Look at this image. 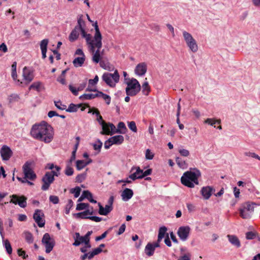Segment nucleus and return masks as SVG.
<instances>
[{"label": "nucleus", "instance_id": "f257e3e1", "mask_svg": "<svg viewBox=\"0 0 260 260\" xmlns=\"http://www.w3.org/2000/svg\"><path fill=\"white\" fill-rule=\"evenodd\" d=\"M30 134L33 138L49 143L53 140L54 131L50 125L45 121H42L33 125Z\"/></svg>", "mask_w": 260, "mask_h": 260}, {"label": "nucleus", "instance_id": "f03ea898", "mask_svg": "<svg viewBox=\"0 0 260 260\" xmlns=\"http://www.w3.org/2000/svg\"><path fill=\"white\" fill-rule=\"evenodd\" d=\"M93 26L95 29L93 38L86 41L89 51L92 54V61L98 63L101 61L102 55L100 49L102 47V36L100 31L98 23L96 22Z\"/></svg>", "mask_w": 260, "mask_h": 260}, {"label": "nucleus", "instance_id": "7ed1b4c3", "mask_svg": "<svg viewBox=\"0 0 260 260\" xmlns=\"http://www.w3.org/2000/svg\"><path fill=\"white\" fill-rule=\"evenodd\" d=\"M201 173L197 168H190L189 171L183 173L181 178V183L188 187L193 188L194 185L199 184L198 179L201 177Z\"/></svg>", "mask_w": 260, "mask_h": 260}, {"label": "nucleus", "instance_id": "20e7f679", "mask_svg": "<svg viewBox=\"0 0 260 260\" xmlns=\"http://www.w3.org/2000/svg\"><path fill=\"white\" fill-rule=\"evenodd\" d=\"M126 84L127 85L125 88L126 95L134 96L140 92L141 86L136 79H128Z\"/></svg>", "mask_w": 260, "mask_h": 260}, {"label": "nucleus", "instance_id": "39448f33", "mask_svg": "<svg viewBox=\"0 0 260 260\" xmlns=\"http://www.w3.org/2000/svg\"><path fill=\"white\" fill-rule=\"evenodd\" d=\"M102 78L107 85L111 87H115L116 84L119 81L120 76L118 71L116 70L113 74L109 73H104Z\"/></svg>", "mask_w": 260, "mask_h": 260}, {"label": "nucleus", "instance_id": "423d86ee", "mask_svg": "<svg viewBox=\"0 0 260 260\" xmlns=\"http://www.w3.org/2000/svg\"><path fill=\"white\" fill-rule=\"evenodd\" d=\"M255 205L254 203L249 202L242 204L239 209L240 216L243 219L250 218L254 211Z\"/></svg>", "mask_w": 260, "mask_h": 260}, {"label": "nucleus", "instance_id": "0eeeda50", "mask_svg": "<svg viewBox=\"0 0 260 260\" xmlns=\"http://www.w3.org/2000/svg\"><path fill=\"white\" fill-rule=\"evenodd\" d=\"M182 35L186 46L189 50L193 53L197 52L198 50V46L192 36L185 30L182 31Z\"/></svg>", "mask_w": 260, "mask_h": 260}, {"label": "nucleus", "instance_id": "6e6552de", "mask_svg": "<svg viewBox=\"0 0 260 260\" xmlns=\"http://www.w3.org/2000/svg\"><path fill=\"white\" fill-rule=\"evenodd\" d=\"M24 178L22 179H28L30 181H34L37 175L31 168V164L30 162H26L22 167Z\"/></svg>", "mask_w": 260, "mask_h": 260}, {"label": "nucleus", "instance_id": "1a4fd4ad", "mask_svg": "<svg viewBox=\"0 0 260 260\" xmlns=\"http://www.w3.org/2000/svg\"><path fill=\"white\" fill-rule=\"evenodd\" d=\"M42 243L45 245L47 253H50L53 249L55 245V241L53 239L50 237L48 233H45L42 239Z\"/></svg>", "mask_w": 260, "mask_h": 260}, {"label": "nucleus", "instance_id": "9d476101", "mask_svg": "<svg viewBox=\"0 0 260 260\" xmlns=\"http://www.w3.org/2000/svg\"><path fill=\"white\" fill-rule=\"evenodd\" d=\"M102 127V131L101 132L102 135H112L116 133V132H120L119 130H117L115 126L111 123H104Z\"/></svg>", "mask_w": 260, "mask_h": 260}, {"label": "nucleus", "instance_id": "9b49d317", "mask_svg": "<svg viewBox=\"0 0 260 260\" xmlns=\"http://www.w3.org/2000/svg\"><path fill=\"white\" fill-rule=\"evenodd\" d=\"M85 23L82 18V16H80L78 18L77 25L75 27L81 29V34L82 37L85 39L86 41L89 40L92 38L90 34H87L85 30Z\"/></svg>", "mask_w": 260, "mask_h": 260}, {"label": "nucleus", "instance_id": "f8f14e48", "mask_svg": "<svg viewBox=\"0 0 260 260\" xmlns=\"http://www.w3.org/2000/svg\"><path fill=\"white\" fill-rule=\"evenodd\" d=\"M44 218V214L42 210L40 209L35 210L33 215V218L38 225L40 228H42L45 225V220Z\"/></svg>", "mask_w": 260, "mask_h": 260}, {"label": "nucleus", "instance_id": "ddd939ff", "mask_svg": "<svg viewBox=\"0 0 260 260\" xmlns=\"http://www.w3.org/2000/svg\"><path fill=\"white\" fill-rule=\"evenodd\" d=\"M43 183L41 189L43 190H47L49 189L50 185L54 180V178L49 173L46 172L42 178Z\"/></svg>", "mask_w": 260, "mask_h": 260}, {"label": "nucleus", "instance_id": "4468645a", "mask_svg": "<svg viewBox=\"0 0 260 260\" xmlns=\"http://www.w3.org/2000/svg\"><path fill=\"white\" fill-rule=\"evenodd\" d=\"M12 199L10 201V203H13L15 205L18 204V205L21 208H25L26 206V200L27 198L22 196L18 197L16 194H13L11 196Z\"/></svg>", "mask_w": 260, "mask_h": 260}, {"label": "nucleus", "instance_id": "2eb2a0df", "mask_svg": "<svg viewBox=\"0 0 260 260\" xmlns=\"http://www.w3.org/2000/svg\"><path fill=\"white\" fill-rule=\"evenodd\" d=\"M190 231V228L189 226H182L178 229L177 234L182 241H185L188 239Z\"/></svg>", "mask_w": 260, "mask_h": 260}, {"label": "nucleus", "instance_id": "dca6fc26", "mask_svg": "<svg viewBox=\"0 0 260 260\" xmlns=\"http://www.w3.org/2000/svg\"><path fill=\"white\" fill-rule=\"evenodd\" d=\"M0 154L3 160L7 161L13 155L11 148L7 145H3L0 149Z\"/></svg>", "mask_w": 260, "mask_h": 260}, {"label": "nucleus", "instance_id": "f3484780", "mask_svg": "<svg viewBox=\"0 0 260 260\" xmlns=\"http://www.w3.org/2000/svg\"><path fill=\"white\" fill-rule=\"evenodd\" d=\"M131 172H133L129 175V178L134 181L137 179L143 178L142 170L139 167H133L131 170Z\"/></svg>", "mask_w": 260, "mask_h": 260}, {"label": "nucleus", "instance_id": "a211bd4d", "mask_svg": "<svg viewBox=\"0 0 260 260\" xmlns=\"http://www.w3.org/2000/svg\"><path fill=\"white\" fill-rule=\"evenodd\" d=\"M147 70V66L146 63L143 62L138 63L135 69V73L139 76L144 75Z\"/></svg>", "mask_w": 260, "mask_h": 260}, {"label": "nucleus", "instance_id": "6ab92c4d", "mask_svg": "<svg viewBox=\"0 0 260 260\" xmlns=\"http://www.w3.org/2000/svg\"><path fill=\"white\" fill-rule=\"evenodd\" d=\"M214 191L215 189L210 186L203 187L201 190V193L205 200L209 199L211 196L212 192Z\"/></svg>", "mask_w": 260, "mask_h": 260}, {"label": "nucleus", "instance_id": "aec40b11", "mask_svg": "<svg viewBox=\"0 0 260 260\" xmlns=\"http://www.w3.org/2000/svg\"><path fill=\"white\" fill-rule=\"evenodd\" d=\"M22 76L24 80L27 81V83H29L34 79V75L32 71L26 67H25L23 69Z\"/></svg>", "mask_w": 260, "mask_h": 260}, {"label": "nucleus", "instance_id": "412c9836", "mask_svg": "<svg viewBox=\"0 0 260 260\" xmlns=\"http://www.w3.org/2000/svg\"><path fill=\"white\" fill-rule=\"evenodd\" d=\"M93 214V209L91 210L87 209L85 211L74 214V216L77 218L81 219H89L88 215H91Z\"/></svg>", "mask_w": 260, "mask_h": 260}, {"label": "nucleus", "instance_id": "4be33fe9", "mask_svg": "<svg viewBox=\"0 0 260 260\" xmlns=\"http://www.w3.org/2000/svg\"><path fill=\"white\" fill-rule=\"evenodd\" d=\"M75 241L73 245L75 246H78L81 244H86V240H85L84 236H81L79 233H76L74 237Z\"/></svg>", "mask_w": 260, "mask_h": 260}, {"label": "nucleus", "instance_id": "5701e85b", "mask_svg": "<svg viewBox=\"0 0 260 260\" xmlns=\"http://www.w3.org/2000/svg\"><path fill=\"white\" fill-rule=\"evenodd\" d=\"M133 194V191L131 189L126 188L123 190L121 196L123 201H127L132 198Z\"/></svg>", "mask_w": 260, "mask_h": 260}, {"label": "nucleus", "instance_id": "b1692460", "mask_svg": "<svg viewBox=\"0 0 260 260\" xmlns=\"http://www.w3.org/2000/svg\"><path fill=\"white\" fill-rule=\"evenodd\" d=\"M98 206L99 207V213L102 215H107L113 210V207H109L106 205L105 207H103L100 203L98 204Z\"/></svg>", "mask_w": 260, "mask_h": 260}, {"label": "nucleus", "instance_id": "393cba45", "mask_svg": "<svg viewBox=\"0 0 260 260\" xmlns=\"http://www.w3.org/2000/svg\"><path fill=\"white\" fill-rule=\"evenodd\" d=\"M227 238L229 242L234 246L237 248H239L241 246V243L238 238L235 235H228Z\"/></svg>", "mask_w": 260, "mask_h": 260}, {"label": "nucleus", "instance_id": "a878e982", "mask_svg": "<svg viewBox=\"0 0 260 260\" xmlns=\"http://www.w3.org/2000/svg\"><path fill=\"white\" fill-rule=\"evenodd\" d=\"M81 32V29L75 27L74 29L72 31L69 35V39L71 42H74L76 40Z\"/></svg>", "mask_w": 260, "mask_h": 260}, {"label": "nucleus", "instance_id": "bb28decb", "mask_svg": "<svg viewBox=\"0 0 260 260\" xmlns=\"http://www.w3.org/2000/svg\"><path fill=\"white\" fill-rule=\"evenodd\" d=\"M113 145H120L124 141V137L121 135H117L110 138Z\"/></svg>", "mask_w": 260, "mask_h": 260}, {"label": "nucleus", "instance_id": "cd10ccee", "mask_svg": "<svg viewBox=\"0 0 260 260\" xmlns=\"http://www.w3.org/2000/svg\"><path fill=\"white\" fill-rule=\"evenodd\" d=\"M91 160L85 161L84 160H78L76 161V168L78 170H81L91 162Z\"/></svg>", "mask_w": 260, "mask_h": 260}, {"label": "nucleus", "instance_id": "c85d7f7f", "mask_svg": "<svg viewBox=\"0 0 260 260\" xmlns=\"http://www.w3.org/2000/svg\"><path fill=\"white\" fill-rule=\"evenodd\" d=\"M154 250L155 249L151 243H148L144 250L145 254L148 256H152L154 254Z\"/></svg>", "mask_w": 260, "mask_h": 260}, {"label": "nucleus", "instance_id": "c756f323", "mask_svg": "<svg viewBox=\"0 0 260 260\" xmlns=\"http://www.w3.org/2000/svg\"><path fill=\"white\" fill-rule=\"evenodd\" d=\"M85 60V57H78L74 59L73 63L75 67H80L83 65Z\"/></svg>", "mask_w": 260, "mask_h": 260}, {"label": "nucleus", "instance_id": "7c9ffc66", "mask_svg": "<svg viewBox=\"0 0 260 260\" xmlns=\"http://www.w3.org/2000/svg\"><path fill=\"white\" fill-rule=\"evenodd\" d=\"M142 88L143 94L145 95H148L150 91V87L148 82L147 81V78H145V81L142 84Z\"/></svg>", "mask_w": 260, "mask_h": 260}, {"label": "nucleus", "instance_id": "2f4dec72", "mask_svg": "<svg viewBox=\"0 0 260 260\" xmlns=\"http://www.w3.org/2000/svg\"><path fill=\"white\" fill-rule=\"evenodd\" d=\"M176 162L179 168L182 169H186L188 167L186 162L179 157H176Z\"/></svg>", "mask_w": 260, "mask_h": 260}, {"label": "nucleus", "instance_id": "473e14b6", "mask_svg": "<svg viewBox=\"0 0 260 260\" xmlns=\"http://www.w3.org/2000/svg\"><path fill=\"white\" fill-rule=\"evenodd\" d=\"M99 96V91H97L96 93H86L81 95L80 98L84 100H91L96 97Z\"/></svg>", "mask_w": 260, "mask_h": 260}, {"label": "nucleus", "instance_id": "72a5a7b5", "mask_svg": "<svg viewBox=\"0 0 260 260\" xmlns=\"http://www.w3.org/2000/svg\"><path fill=\"white\" fill-rule=\"evenodd\" d=\"M83 196H85V199H87L90 202L92 203H96V201L92 199V194L88 190H84Z\"/></svg>", "mask_w": 260, "mask_h": 260}, {"label": "nucleus", "instance_id": "f704fd0d", "mask_svg": "<svg viewBox=\"0 0 260 260\" xmlns=\"http://www.w3.org/2000/svg\"><path fill=\"white\" fill-rule=\"evenodd\" d=\"M81 107V104L75 105L73 104H71L66 111L68 112H76Z\"/></svg>", "mask_w": 260, "mask_h": 260}, {"label": "nucleus", "instance_id": "c9c22d12", "mask_svg": "<svg viewBox=\"0 0 260 260\" xmlns=\"http://www.w3.org/2000/svg\"><path fill=\"white\" fill-rule=\"evenodd\" d=\"M167 231V228L165 226L160 228L158 235V241L160 242L162 239L165 237Z\"/></svg>", "mask_w": 260, "mask_h": 260}, {"label": "nucleus", "instance_id": "e433bc0d", "mask_svg": "<svg viewBox=\"0 0 260 260\" xmlns=\"http://www.w3.org/2000/svg\"><path fill=\"white\" fill-rule=\"evenodd\" d=\"M118 128L117 130H119L120 132H116V133L124 134L126 131V127L124 122H120L118 123Z\"/></svg>", "mask_w": 260, "mask_h": 260}, {"label": "nucleus", "instance_id": "4c0bfd02", "mask_svg": "<svg viewBox=\"0 0 260 260\" xmlns=\"http://www.w3.org/2000/svg\"><path fill=\"white\" fill-rule=\"evenodd\" d=\"M89 207V205L87 203H79L77 205L76 210L80 211L87 209Z\"/></svg>", "mask_w": 260, "mask_h": 260}, {"label": "nucleus", "instance_id": "58836bf2", "mask_svg": "<svg viewBox=\"0 0 260 260\" xmlns=\"http://www.w3.org/2000/svg\"><path fill=\"white\" fill-rule=\"evenodd\" d=\"M244 155L246 156L251 157L260 160V156H259L257 154L255 153L254 152L250 151H245L244 153Z\"/></svg>", "mask_w": 260, "mask_h": 260}, {"label": "nucleus", "instance_id": "ea45409f", "mask_svg": "<svg viewBox=\"0 0 260 260\" xmlns=\"http://www.w3.org/2000/svg\"><path fill=\"white\" fill-rule=\"evenodd\" d=\"M220 120H215L214 119H211V118H207L205 121V122L206 123H207L208 124H210L212 126H214L215 127L214 124L216 123L220 124Z\"/></svg>", "mask_w": 260, "mask_h": 260}, {"label": "nucleus", "instance_id": "a19ab883", "mask_svg": "<svg viewBox=\"0 0 260 260\" xmlns=\"http://www.w3.org/2000/svg\"><path fill=\"white\" fill-rule=\"evenodd\" d=\"M80 192H81V188L78 186H77L74 188H72L70 190V192L71 193H73L74 194V197L75 198H78L79 196V195L80 194Z\"/></svg>", "mask_w": 260, "mask_h": 260}, {"label": "nucleus", "instance_id": "79ce46f5", "mask_svg": "<svg viewBox=\"0 0 260 260\" xmlns=\"http://www.w3.org/2000/svg\"><path fill=\"white\" fill-rule=\"evenodd\" d=\"M127 125L128 128L133 132L136 133L137 132V128L135 121L127 122Z\"/></svg>", "mask_w": 260, "mask_h": 260}, {"label": "nucleus", "instance_id": "37998d69", "mask_svg": "<svg viewBox=\"0 0 260 260\" xmlns=\"http://www.w3.org/2000/svg\"><path fill=\"white\" fill-rule=\"evenodd\" d=\"M48 39H44L40 43V48L41 51H47V46L48 44Z\"/></svg>", "mask_w": 260, "mask_h": 260}, {"label": "nucleus", "instance_id": "c03bdc74", "mask_svg": "<svg viewBox=\"0 0 260 260\" xmlns=\"http://www.w3.org/2000/svg\"><path fill=\"white\" fill-rule=\"evenodd\" d=\"M102 96L103 99L105 101L107 105H109L111 102V98L109 95L104 93L101 91H99V96Z\"/></svg>", "mask_w": 260, "mask_h": 260}, {"label": "nucleus", "instance_id": "a18cd8bd", "mask_svg": "<svg viewBox=\"0 0 260 260\" xmlns=\"http://www.w3.org/2000/svg\"><path fill=\"white\" fill-rule=\"evenodd\" d=\"M55 170H52L50 172H47L50 173L54 178V176H58L59 175V172L61 168L59 166H56L55 167Z\"/></svg>", "mask_w": 260, "mask_h": 260}, {"label": "nucleus", "instance_id": "49530a36", "mask_svg": "<svg viewBox=\"0 0 260 260\" xmlns=\"http://www.w3.org/2000/svg\"><path fill=\"white\" fill-rule=\"evenodd\" d=\"M86 177V173L79 174L76 177V179H75L76 182H79V183L82 182L85 179Z\"/></svg>", "mask_w": 260, "mask_h": 260}, {"label": "nucleus", "instance_id": "de8ad7c7", "mask_svg": "<svg viewBox=\"0 0 260 260\" xmlns=\"http://www.w3.org/2000/svg\"><path fill=\"white\" fill-rule=\"evenodd\" d=\"M64 173L67 176H72L74 173L73 169L69 165H67L64 170Z\"/></svg>", "mask_w": 260, "mask_h": 260}, {"label": "nucleus", "instance_id": "09e8293b", "mask_svg": "<svg viewBox=\"0 0 260 260\" xmlns=\"http://www.w3.org/2000/svg\"><path fill=\"white\" fill-rule=\"evenodd\" d=\"M41 83L40 82H35L32 83L29 87V89H35L38 91H40Z\"/></svg>", "mask_w": 260, "mask_h": 260}, {"label": "nucleus", "instance_id": "8fccbe9b", "mask_svg": "<svg viewBox=\"0 0 260 260\" xmlns=\"http://www.w3.org/2000/svg\"><path fill=\"white\" fill-rule=\"evenodd\" d=\"M73 206V202L72 200L70 199L68 201V204L66 207V213L68 214L70 213V209Z\"/></svg>", "mask_w": 260, "mask_h": 260}, {"label": "nucleus", "instance_id": "3c124183", "mask_svg": "<svg viewBox=\"0 0 260 260\" xmlns=\"http://www.w3.org/2000/svg\"><path fill=\"white\" fill-rule=\"evenodd\" d=\"M179 153L180 154L184 157H187L189 155L190 153L189 150L186 149L181 148L179 149L178 150Z\"/></svg>", "mask_w": 260, "mask_h": 260}, {"label": "nucleus", "instance_id": "603ef678", "mask_svg": "<svg viewBox=\"0 0 260 260\" xmlns=\"http://www.w3.org/2000/svg\"><path fill=\"white\" fill-rule=\"evenodd\" d=\"M154 157V153L149 149L146 150L145 158L147 159H152Z\"/></svg>", "mask_w": 260, "mask_h": 260}, {"label": "nucleus", "instance_id": "864d4df0", "mask_svg": "<svg viewBox=\"0 0 260 260\" xmlns=\"http://www.w3.org/2000/svg\"><path fill=\"white\" fill-rule=\"evenodd\" d=\"M25 240L28 243H32L33 242V237L31 233L29 232L25 233Z\"/></svg>", "mask_w": 260, "mask_h": 260}, {"label": "nucleus", "instance_id": "5fc2aeb1", "mask_svg": "<svg viewBox=\"0 0 260 260\" xmlns=\"http://www.w3.org/2000/svg\"><path fill=\"white\" fill-rule=\"evenodd\" d=\"M102 145H103L102 142L101 141L98 140L96 143H94L93 145V148L94 150H98V152H99L101 150Z\"/></svg>", "mask_w": 260, "mask_h": 260}, {"label": "nucleus", "instance_id": "6e6d98bb", "mask_svg": "<svg viewBox=\"0 0 260 260\" xmlns=\"http://www.w3.org/2000/svg\"><path fill=\"white\" fill-rule=\"evenodd\" d=\"M99 81V77L98 75H96L93 79H89L88 81V84H89V86H94L98 83Z\"/></svg>", "mask_w": 260, "mask_h": 260}, {"label": "nucleus", "instance_id": "4d7b16f0", "mask_svg": "<svg viewBox=\"0 0 260 260\" xmlns=\"http://www.w3.org/2000/svg\"><path fill=\"white\" fill-rule=\"evenodd\" d=\"M256 237V235L255 233L252 232H249L246 233V238L248 240L253 239Z\"/></svg>", "mask_w": 260, "mask_h": 260}, {"label": "nucleus", "instance_id": "13d9d810", "mask_svg": "<svg viewBox=\"0 0 260 260\" xmlns=\"http://www.w3.org/2000/svg\"><path fill=\"white\" fill-rule=\"evenodd\" d=\"M49 200L54 204H56L59 202V198L56 196H50L49 197Z\"/></svg>", "mask_w": 260, "mask_h": 260}, {"label": "nucleus", "instance_id": "bf43d9fd", "mask_svg": "<svg viewBox=\"0 0 260 260\" xmlns=\"http://www.w3.org/2000/svg\"><path fill=\"white\" fill-rule=\"evenodd\" d=\"M17 179L22 183H27L29 185H34V183L32 182L29 181V180L28 179H22V178L19 177H17Z\"/></svg>", "mask_w": 260, "mask_h": 260}, {"label": "nucleus", "instance_id": "052dcab7", "mask_svg": "<svg viewBox=\"0 0 260 260\" xmlns=\"http://www.w3.org/2000/svg\"><path fill=\"white\" fill-rule=\"evenodd\" d=\"M55 106L60 110H64L66 108V106L62 105L60 101L54 102Z\"/></svg>", "mask_w": 260, "mask_h": 260}, {"label": "nucleus", "instance_id": "680f3d73", "mask_svg": "<svg viewBox=\"0 0 260 260\" xmlns=\"http://www.w3.org/2000/svg\"><path fill=\"white\" fill-rule=\"evenodd\" d=\"M69 89L75 95H77L78 94V91L81 90L80 87L77 89L75 87H73L71 85H69Z\"/></svg>", "mask_w": 260, "mask_h": 260}, {"label": "nucleus", "instance_id": "e2e57ef3", "mask_svg": "<svg viewBox=\"0 0 260 260\" xmlns=\"http://www.w3.org/2000/svg\"><path fill=\"white\" fill-rule=\"evenodd\" d=\"M18 255L19 256L23 257V259H25L28 255L26 254L25 252L22 250V249H18L17 250Z\"/></svg>", "mask_w": 260, "mask_h": 260}, {"label": "nucleus", "instance_id": "0e129e2a", "mask_svg": "<svg viewBox=\"0 0 260 260\" xmlns=\"http://www.w3.org/2000/svg\"><path fill=\"white\" fill-rule=\"evenodd\" d=\"M191 254L189 253H187L181 256H180L178 260H190Z\"/></svg>", "mask_w": 260, "mask_h": 260}, {"label": "nucleus", "instance_id": "69168bd1", "mask_svg": "<svg viewBox=\"0 0 260 260\" xmlns=\"http://www.w3.org/2000/svg\"><path fill=\"white\" fill-rule=\"evenodd\" d=\"M92 231H88L86 234L85 236H84V237L85 238V240H86V243L88 245V246H89V243H90V236L91 235V234H92Z\"/></svg>", "mask_w": 260, "mask_h": 260}, {"label": "nucleus", "instance_id": "338daca9", "mask_svg": "<svg viewBox=\"0 0 260 260\" xmlns=\"http://www.w3.org/2000/svg\"><path fill=\"white\" fill-rule=\"evenodd\" d=\"M84 244V246L80 248V251L82 253H87V252L88 251V248H91V245L90 243H89V246H88V245H86V244Z\"/></svg>", "mask_w": 260, "mask_h": 260}, {"label": "nucleus", "instance_id": "774afa93", "mask_svg": "<svg viewBox=\"0 0 260 260\" xmlns=\"http://www.w3.org/2000/svg\"><path fill=\"white\" fill-rule=\"evenodd\" d=\"M108 233V231H106L104 233H103L101 236L96 237L95 238V241H98L105 238L107 236Z\"/></svg>", "mask_w": 260, "mask_h": 260}]
</instances>
